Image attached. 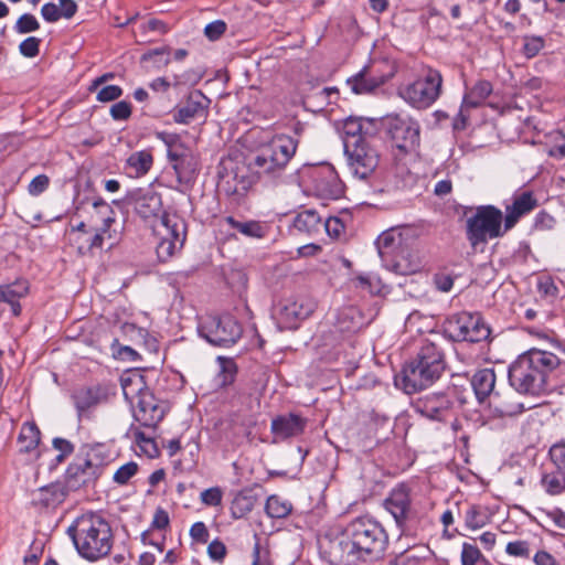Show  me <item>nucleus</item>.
Wrapping results in <instances>:
<instances>
[{
    "label": "nucleus",
    "mask_w": 565,
    "mask_h": 565,
    "mask_svg": "<svg viewBox=\"0 0 565 565\" xmlns=\"http://www.w3.org/2000/svg\"><path fill=\"white\" fill-rule=\"evenodd\" d=\"M387 544L388 535L380 522L359 516L330 539L323 552L331 565H358L381 558Z\"/></svg>",
    "instance_id": "nucleus-1"
},
{
    "label": "nucleus",
    "mask_w": 565,
    "mask_h": 565,
    "mask_svg": "<svg viewBox=\"0 0 565 565\" xmlns=\"http://www.w3.org/2000/svg\"><path fill=\"white\" fill-rule=\"evenodd\" d=\"M559 364L553 352L530 349L510 364L509 383L520 394L540 396L548 391L550 376Z\"/></svg>",
    "instance_id": "nucleus-2"
},
{
    "label": "nucleus",
    "mask_w": 565,
    "mask_h": 565,
    "mask_svg": "<svg viewBox=\"0 0 565 565\" xmlns=\"http://www.w3.org/2000/svg\"><path fill=\"white\" fill-rule=\"evenodd\" d=\"M67 533L78 554L89 562L107 556L114 544L110 524L96 513H85L76 518Z\"/></svg>",
    "instance_id": "nucleus-3"
},
{
    "label": "nucleus",
    "mask_w": 565,
    "mask_h": 565,
    "mask_svg": "<svg viewBox=\"0 0 565 565\" xmlns=\"http://www.w3.org/2000/svg\"><path fill=\"white\" fill-rule=\"evenodd\" d=\"M446 367L444 352L433 342L424 343L416 358L407 362L401 374L395 376V385L406 394H414L433 385Z\"/></svg>",
    "instance_id": "nucleus-4"
},
{
    "label": "nucleus",
    "mask_w": 565,
    "mask_h": 565,
    "mask_svg": "<svg viewBox=\"0 0 565 565\" xmlns=\"http://www.w3.org/2000/svg\"><path fill=\"white\" fill-rule=\"evenodd\" d=\"M298 141L287 135H277L249 162L259 175L278 178L296 153Z\"/></svg>",
    "instance_id": "nucleus-5"
},
{
    "label": "nucleus",
    "mask_w": 565,
    "mask_h": 565,
    "mask_svg": "<svg viewBox=\"0 0 565 565\" xmlns=\"http://www.w3.org/2000/svg\"><path fill=\"white\" fill-rule=\"evenodd\" d=\"M107 456L103 445L89 446L84 458H76L65 472L66 491H76L95 483L102 476Z\"/></svg>",
    "instance_id": "nucleus-6"
},
{
    "label": "nucleus",
    "mask_w": 565,
    "mask_h": 565,
    "mask_svg": "<svg viewBox=\"0 0 565 565\" xmlns=\"http://www.w3.org/2000/svg\"><path fill=\"white\" fill-rule=\"evenodd\" d=\"M503 214L493 205H480L466 221V236L472 248L502 236Z\"/></svg>",
    "instance_id": "nucleus-7"
},
{
    "label": "nucleus",
    "mask_w": 565,
    "mask_h": 565,
    "mask_svg": "<svg viewBox=\"0 0 565 565\" xmlns=\"http://www.w3.org/2000/svg\"><path fill=\"white\" fill-rule=\"evenodd\" d=\"M121 387L126 398H134L137 394L138 401L134 409L135 419L143 427L154 428L162 420L164 412L152 394L142 392V375L134 374L122 377Z\"/></svg>",
    "instance_id": "nucleus-8"
},
{
    "label": "nucleus",
    "mask_w": 565,
    "mask_h": 565,
    "mask_svg": "<svg viewBox=\"0 0 565 565\" xmlns=\"http://www.w3.org/2000/svg\"><path fill=\"white\" fill-rule=\"evenodd\" d=\"M445 335L452 341L480 342L490 337L491 330L478 312L461 311L446 318Z\"/></svg>",
    "instance_id": "nucleus-9"
},
{
    "label": "nucleus",
    "mask_w": 565,
    "mask_h": 565,
    "mask_svg": "<svg viewBox=\"0 0 565 565\" xmlns=\"http://www.w3.org/2000/svg\"><path fill=\"white\" fill-rule=\"evenodd\" d=\"M443 76L439 71L428 68L425 74L413 83L399 87V96L417 109L430 107L440 96Z\"/></svg>",
    "instance_id": "nucleus-10"
},
{
    "label": "nucleus",
    "mask_w": 565,
    "mask_h": 565,
    "mask_svg": "<svg viewBox=\"0 0 565 565\" xmlns=\"http://www.w3.org/2000/svg\"><path fill=\"white\" fill-rule=\"evenodd\" d=\"M116 395L115 387L108 383L79 385L71 392V401L78 420L92 419L95 411L106 405Z\"/></svg>",
    "instance_id": "nucleus-11"
},
{
    "label": "nucleus",
    "mask_w": 565,
    "mask_h": 565,
    "mask_svg": "<svg viewBox=\"0 0 565 565\" xmlns=\"http://www.w3.org/2000/svg\"><path fill=\"white\" fill-rule=\"evenodd\" d=\"M94 209L103 215L102 225L98 227H89L86 233H77L71 238V244L76 247L77 253L82 256L93 254L95 249L103 248L107 238L111 239L110 226L115 223L114 211L102 199L93 203Z\"/></svg>",
    "instance_id": "nucleus-12"
},
{
    "label": "nucleus",
    "mask_w": 565,
    "mask_h": 565,
    "mask_svg": "<svg viewBox=\"0 0 565 565\" xmlns=\"http://www.w3.org/2000/svg\"><path fill=\"white\" fill-rule=\"evenodd\" d=\"M199 333L213 345L230 347L241 338L242 327L230 315L209 316L200 323Z\"/></svg>",
    "instance_id": "nucleus-13"
},
{
    "label": "nucleus",
    "mask_w": 565,
    "mask_h": 565,
    "mask_svg": "<svg viewBox=\"0 0 565 565\" xmlns=\"http://www.w3.org/2000/svg\"><path fill=\"white\" fill-rule=\"evenodd\" d=\"M161 225L164 230L157 245V255L161 262H167L177 250H180L185 241L186 225L184 220L175 213H163Z\"/></svg>",
    "instance_id": "nucleus-14"
},
{
    "label": "nucleus",
    "mask_w": 565,
    "mask_h": 565,
    "mask_svg": "<svg viewBox=\"0 0 565 565\" xmlns=\"http://www.w3.org/2000/svg\"><path fill=\"white\" fill-rule=\"evenodd\" d=\"M344 153L350 170L362 180L371 175L379 164V153L370 140L360 143L358 141H349L347 147H344Z\"/></svg>",
    "instance_id": "nucleus-15"
},
{
    "label": "nucleus",
    "mask_w": 565,
    "mask_h": 565,
    "mask_svg": "<svg viewBox=\"0 0 565 565\" xmlns=\"http://www.w3.org/2000/svg\"><path fill=\"white\" fill-rule=\"evenodd\" d=\"M383 507L393 516L397 527L402 531L406 529L408 522L415 516L411 489L404 483L397 484L388 492L383 501Z\"/></svg>",
    "instance_id": "nucleus-16"
},
{
    "label": "nucleus",
    "mask_w": 565,
    "mask_h": 565,
    "mask_svg": "<svg viewBox=\"0 0 565 565\" xmlns=\"http://www.w3.org/2000/svg\"><path fill=\"white\" fill-rule=\"evenodd\" d=\"M454 399L445 393H431L417 398L413 403L414 411L420 416L435 422H447L454 412Z\"/></svg>",
    "instance_id": "nucleus-17"
},
{
    "label": "nucleus",
    "mask_w": 565,
    "mask_h": 565,
    "mask_svg": "<svg viewBox=\"0 0 565 565\" xmlns=\"http://www.w3.org/2000/svg\"><path fill=\"white\" fill-rule=\"evenodd\" d=\"M395 245L396 238L393 232H383L376 241L379 255L385 266L398 275H411L419 270V263L416 259H411V255H405L404 252L396 255L392 262H388L386 257L395 249Z\"/></svg>",
    "instance_id": "nucleus-18"
},
{
    "label": "nucleus",
    "mask_w": 565,
    "mask_h": 565,
    "mask_svg": "<svg viewBox=\"0 0 565 565\" xmlns=\"http://www.w3.org/2000/svg\"><path fill=\"white\" fill-rule=\"evenodd\" d=\"M388 132L396 147L402 150L414 148L419 142V125L408 116L395 115L388 119Z\"/></svg>",
    "instance_id": "nucleus-19"
},
{
    "label": "nucleus",
    "mask_w": 565,
    "mask_h": 565,
    "mask_svg": "<svg viewBox=\"0 0 565 565\" xmlns=\"http://www.w3.org/2000/svg\"><path fill=\"white\" fill-rule=\"evenodd\" d=\"M211 100L201 92H191L186 99L173 113L177 124L189 125L196 119H205Z\"/></svg>",
    "instance_id": "nucleus-20"
},
{
    "label": "nucleus",
    "mask_w": 565,
    "mask_h": 565,
    "mask_svg": "<svg viewBox=\"0 0 565 565\" xmlns=\"http://www.w3.org/2000/svg\"><path fill=\"white\" fill-rule=\"evenodd\" d=\"M313 189L323 199H339L343 193V184L330 166L316 169L311 173Z\"/></svg>",
    "instance_id": "nucleus-21"
},
{
    "label": "nucleus",
    "mask_w": 565,
    "mask_h": 565,
    "mask_svg": "<svg viewBox=\"0 0 565 565\" xmlns=\"http://www.w3.org/2000/svg\"><path fill=\"white\" fill-rule=\"evenodd\" d=\"M128 200L142 218L157 216L162 209L161 195L151 189H136L129 193Z\"/></svg>",
    "instance_id": "nucleus-22"
},
{
    "label": "nucleus",
    "mask_w": 565,
    "mask_h": 565,
    "mask_svg": "<svg viewBox=\"0 0 565 565\" xmlns=\"http://www.w3.org/2000/svg\"><path fill=\"white\" fill-rule=\"evenodd\" d=\"M313 311V305L305 300L287 299L278 307V319L285 328L297 327L298 321L306 319Z\"/></svg>",
    "instance_id": "nucleus-23"
},
{
    "label": "nucleus",
    "mask_w": 565,
    "mask_h": 565,
    "mask_svg": "<svg viewBox=\"0 0 565 565\" xmlns=\"http://www.w3.org/2000/svg\"><path fill=\"white\" fill-rule=\"evenodd\" d=\"M306 426V418L297 414L289 413L274 418L271 420L270 430L275 438L285 440L301 435L305 431Z\"/></svg>",
    "instance_id": "nucleus-24"
},
{
    "label": "nucleus",
    "mask_w": 565,
    "mask_h": 565,
    "mask_svg": "<svg viewBox=\"0 0 565 565\" xmlns=\"http://www.w3.org/2000/svg\"><path fill=\"white\" fill-rule=\"evenodd\" d=\"M390 77L392 74L377 76L373 73L372 67L364 66L354 76L348 78L347 84L354 94H367L383 85Z\"/></svg>",
    "instance_id": "nucleus-25"
},
{
    "label": "nucleus",
    "mask_w": 565,
    "mask_h": 565,
    "mask_svg": "<svg viewBox=\"0 0 565 565\" xmlns=\"http://www.w3.org/2000/svg\"><path fill=\"white\" fill-rule=\"evenodd\" d=\"M537 202L530 191L522 192L514 196L511 205L505 209L504 227L511 230L520 217L535 209Z\"/></svg>",
    "instance_id": "nucleus-26"
},
{
    "label": "nucleus",
    "mask_w": 565,
    "mask_h": 565,
    "mask_svg": "<svg viewBox=\"0 0 565 565\" xmlns=\"http://www.w3.org/2000/svg\"><path fill=\"white\" fill-rule=\"evenodd\" d=\"M67 495V491L61 483H51L39 488L32 493V504L40 508H55Z\"/></svg>",
    "instance_id": "nucleus-27"
},
{
    "label": "nucleus",
    "mask_w": 565,
    "mask_h": 565,
    "mask_svg": "<svg viewBox=\"0 0 565 565\" xmlns=\"http://www.w3.org/2000/svg\"><path fill=\"white\" fill-rule=\"evenodd\" d=\"M29 292V282L24 279H18L11 284L0 286V301L11 306L14 316L21 313V305L19 300Z\"/></svg>",
    "instance_id": "nucleus-28"
},
{
    "label": "nucleus",
    "mask_w": 565,
    "mask_h": 565,
    "mask_svg": "<svg viewBox=\"0 0 565 565\" xmlns=\"http://www.w3.org/2000/svg\"><path fill=\"white\" fill-rule=\"evenodd\" d=\"M524 411L523 404L512 401V397H502L493 393L489 402V416L495 418L514 417Z\"/></svg>",
    "instance_id": "nucleus-29"
},
{
    "label": "nucleus",
    "mask_w": 565,
    "mask_h": 565,
    "mask_svg": "<svg viewBox=\"0 0 565 565\" xmlns=\"http://www.w3.org/2000/svg\"><path fill=\"white\" fill-rule=\"evenodd\" d=\"M495 385V373L493 369L478 370L471 379V386L479 403L491 397Z\"/></svg>",
    "instance_id": "nucleus-30"
},
{
    "label": "nucleus",
    "mask_w": 565,
    "mask_h": 565,
    "mask_svg": "<svg viewBox=\"0 0 565 565\" xmlns=\"http://www.w3.org/2000/svg\"><path fill=\"white\" fill-rule=\"evenodd\" d=\"M491 93L492 84L488 81H479L470 90L465 94L459 114L463 122L467 120L463 115V110L479 107L490 96Z\"/></svg>",
    "instance_id": "nucleus-31"
},
{
    "label": "nucleus",
    "mask_w": 565,
    "mask_h": 565,
    "mask_svg": "<svg viewBox=\"0 0 565 565\" xmlns=\"http://www.w3.org/2000/svg\"><path fill=\"white\" fill-rule=\"evenodd\" d=\"M152 163L153 158L149 151H136L127 158L124 170L130 178H140L148 173Z\"/></svg>",
    "instance_id": "nucleus-32"
},
{
    "label": "nucleus",
    "mask_w": 565,
    "mask_h": 565,
    "mask_svg": "<svg viewBox=\"0 0 565 565\" xmlns=\"http://www.w3.org/2000/svg\"><path fill=\"white\" fill-rule=\"evenodd\" d=\"M371 126V121L359 117H349L343 122V146L347 147L349 141H358V143L370 139L367 128L364 126Z\"/></svg>",
    "instance_id": "nucleus-33"
},
{
    "label": "nucleus",
    "mask_w": 565,
    "mask_h": 565,
    "mask_svg": "<svg viewBox=\"0 0 565 565\" xmlns=\"http://www.w3.org/2000/svg\"><path fill=\"white\" fill-rule=\"evenodd\" d=\"M294 228L301 234L313 236L320 233L322 228V218L315 210H305L299 212L292 222Z\"/></svg>",
    "instance_id": "nucleus-34"
},
{
    "label": "nucleus",
    "mask_w": 565,
    "mask_h": 565,
    "mask_svg": "<svg viewBox=\"0 0 565 565\" xmlns=\"http://www.w3.org/2000/svg\"><path fill=\"white\" fill-rule=\"evenodd\" d=\"M254 426L253 418L235 419L231 423L228 431L225 433V438L235 447L241 446L245 440L252 441Z\"/></svg>",
    "instance_id": "nucleus-35"
},
{
    "label": "nucleus",
    "mask_w": 565,
    "mask_h": 565,
    "mask_svg": "<svg viewBox=\"0 0 565 565\" xmlns=\"http://www.w3.org/2000/svg\"><path fill=\"white\" fill-rule=\"evenodd\" d=\"M257 502V495L252 490H242L233 499L231 515L234 519H242L253 511Z\"/></svg>",
    "instance_id": "nucleus-36"
},
{
    "label": "nucleus",
    "mask_w": 565,
    "mask_h": 565,
    "mask_svg": "<svg viewBox=\"0 0 565 565\" xmlns=\"http://www.w3.org/2000/svg\"><path fill=\"white\" fill-rule=\"evenodd\" d=\"M41 433L35 423H24L21 427L18 441L21 451L30 452L40 444Z\"/></svg>",
    "instance_id": "nucleus-37"
},
{
    "label": "nucleus",
    "mask_w": 565,
    "mask_h": 565,
    "mask_svg": "<svg viewBox=\"0 0 565 565\" xmlns=\"http://www.w3.org/2000/svg\"><path fill=\"white\" fill-rule=\"evenodd\" d=\"M541 484L550 495H558L565 492V473L555 469L542 476Z\"/></svg>",
    "instance_id": "nucleus-38"
},
{
    "label": "nucleus",
    "mask_w": 565,
    "mask_h": 565,
    "mask_svg": "<svg viewBox=\"0 0 565 565\" xmlns=\"http://www.w3.org/2000/svg\"><path fill=\"white\" fill-rule=\"evenodd\" d=\"M291 510L292 504L279 495L273 494L266 500L265 512L271 519H284L290 514Z\"/></svg>",
    "instance_id": "nucleus-39"
},
{
    "label": "nucleus",
    "mask_w": 565,
    "mask_h": 565,
    "mask_svg": "<svg viewBox=\"0 0 565 565\" xmlns=\"http://www.w3.org/2000/svg\"><path fill=\"white\" fill-rule=\"evenodd\" d=\"M226 222L231 225L232 228L247 237L260 238L264 236V227L257 221L241 222L232 216H227Z\"/></svg>",
    "instance_id": "nucleus-40"
},
{
    "label": "nucleus",
    "mask_w": 565,
    "mask_h": 565,
    "mask_svg": "<svg viewBox=\"0 0 565 565\" xmlns=\"http://www.w3.org/2000/svg\"><path fill=\"white\" fill-rule=\"evenodd\" d=\"M217 363L220 371L216 375V383L218 386H226L233 383L236 374V364L233 359L218 356Z\"/></svg>",
    "instance_id": "nucleus-41"
},
{
    "label": "nucleus",
    "mask_w": 565,
    "mask_h": 565,
    "mask_svg": "<svg viewBox=\"0 0 565 565\" xmlns=\"http://www.w3.org/2000/svg\"><path fill=\"white\" fill-rule=\"evenodd\" d=\"M170 47L162 46L142 54L141 61L151 63L153 68L160 70L170 63Z\"/></svg>",
    "instance_id": "nucleus-42"
},
{
    "label": "nucleus",
    "mask_w": 565,
    "mask_h": 565,
    "mask_svg": "<svg viewBox=\"0 0 565 565\" xmlns=\"http://www.w3.org/2000/svg\"><path fill=\"white\" fill-rule=\"evenodd\" d=\"M546 153L556 160H565V135L557 132L546 143Z\"/></svg>",
    "instance_id": "nucleus-43"
},
{
    "label": "nucleus",
    "mask_w": 565,
    "mask_h": 565,
    "mask_svg": "<svg viewBox=\"0 0 565 565\" xmlns=\"http://www.w3.org/2000/svg\"><path fill=\"white\" fill-rule=\"evenodd\" d=\"M488 522V518L484 513L481 512V510L476 507L471 505L465 514V524L470 530H478L483 527Z\"/></svg>",
    "instance_id": "nucleus-44"
},
{
    "label": "nucleus",
    "mask_w": 565,
    "mask_h": 565,
    "mask_svg": "<svg viewBox=\"0 0 565 565\" xmlns=\"http://www.w3.org/2000/svg\"><path fill=\"white\" fill-rule=\"evenodd\" d=\"M481 561H484V556L481 554L477 545L465 542L461 551V564L462 565H479Z\"/></svg>",
    "instance_id": "nucleus-45"
},
{
    "label": "nucleus",
    "mask_w": 565,
    "mask_h": 565,
    "mask_svg": "<svg viewBox=\"0 0 565 565\" xmlns=\"http://www.w3.org/2000/svg\"><path fill=\"white\" fill-rule=\"evenodd\" d=\"M40 29V23L31 13L22 14L14 24V30L19 34L35 32Z\"/></svg>",
    "instance_id": "nucleus-46"
},
{
    "label": "nucleus",
    "mask_w": 565,
    "mask_h": 565,
    "mask_svg": "<svg viewBox=\"0 0 565 565\" xmlns=\"http://www.w3.org/2000/svg\"><path fill=\"white\" fill-rule=\"evenodd\" d=\"M173 169L180 182H189L195 173V164L191 157H188L180 163H174Z\"/></svg>",
    "instance_id": "nucleus-47"
},
{
    "label": "nucleus",
    "mask_w": 565,
    "mask_h": 565,
    "mask_svg": "<svg viewBox=\"0 0 565 565\" xmlns=\"http://www.w3.org/2000/svg\"><path fill=\"white\" fill-rule=\"evenodd\" d=\"M138 471V465L129 461L119 467L114 473L113 480L117 484H126Z\"/></svg>",
    "instance_id": "nucleus-48"
},
{
    "label": "nucleus",
    "mask_w": 565,
    "mask_h": 565,
    "mask_svg": "<svg viewBox=\"0 0 565 565\" xmlns=\"http://www.w3.org/2000/svg\"><path fill=\"white\" fill-rule=\"evenodd\" d=\"M548 455L554 468L565 473V443L554 444L550 448Z\"/></svg>",
    "instance_id": "nucleus-49"
},
{
    "label": "nucleus",
    "mask_w": 565,
    "mask_h": 565,
    "mask_svg": "<svg viewBox=\"0 0 565 565\" xmlns=\"http://www.w3.org/2000/svg\"><path fill=\"white\" fill-rule=\"evenodd\" d=\"M41 40L35 36H30L23 40L19 45L20 54L24 57L33 58L40 53Z\"/></svg>",
    "instance_id": "nucleus-50"
},
{
    "label": "nucleus",
    "mask_w": 565,
    "mask_h": 565,
    "mask_svg": "<svg viewBox=\"0 0 565 565\" xmlns=\"http://www.w3.org/2000/svg\"><path fill=\"white\" fill-rule=\"evenodd\" d=\"M544 47V40L541 36H526L524 39L523 52L527 57L536 56Z\"/></svg>",
    "instance_id": "nucleus-51"
},
{
    "label": "nucleus",
    "mask_w": 565,
    "mask_h": 565,
    "mask_svg": "<svg viewBox=\"0 0 565 565\" xmlns=\"http://www.w3.org/2000/svg\"><path fill=\"white\" fill-rule=\"evenodd\" d=\"M223 492L218 487L209 488L201 492V501L209 507H217L222 503Z\"/></svg>",
    "instance_id": "nucleus-52"
},
{
    "label": "nucleus",
    "mask_w": 565,
    "mask_h": 565,
    "mask_svg": "<svg viewBox=\"0 0 565 565\" xmlns=\"http://www.w3.org/2000/svg\"><path fill=\"white\" fill-rule=\"evenodd\" d=\"M52 444L54 449L58 451V455L56 456V460L58 462H62L74 451V445L67 439L56 437L53 439Z\"/></svg>",
    "instance_id": "nucleus-53"
},
{
    "label": "nucleus",
    "mask_w": 565,
    "mask_h": 565,
    "mask_svg": "<svg viewBox=\"0 0 565 565\" xmlns=\"http://www.w3.org/2000/svg\"><path fill=\"white\" fill-rule=\"evenodd\" d=\"M505 552L511 556L527 558L530 556V545L525 541L509 542Z\"/></svg>",
    "instance_id": "nucleus-54"
},
{
    "label": "nucleus",
    "mask_w": 565,
    "mask_h": 565,
    "mask_svg": "<svg viewBox=\"0 0 565 565\" xmlns=\"http://www.w3.org/2000/svg\"><path fill=\"white\" fill-rule=\"evenodd\" d=\"M50 184V179L46 174H39L29 183L28 191L32 196L42 194Z\"/></svg>",
    "instance_id": "nucleus-55"
},
{
    "label": "nucleus",
    "mask_w": 565,
    "mask_h": 565,
    "mask_svg": "<svg viewBox=\"0 0 565 565\" xmlns=\"http://www.w3.org/2000/svg\"><path fill=\"white\" fill-rule=\"evenodd\" d=\"M226 28V23L223 20H215L206 24L204 34L209 40L215 41L225 33Z\"/></svg>",
    "instance_id": "nucleus-56"
},
{
    "label": "nucleus",
    "mask_w": 565,
    "mask_h": 565,
    "mask_svg": "<svg viewBox=\"0 0 565 565\" xmlns=\"http://www.w3.org/2000/svg\"><path fill=\"white\" fill-rule=\"evenodd\" d=\"M121 95H122V89H121L120 86H118V85H108V86L103 87L97 93L96 98H97L98 102L106 103V102L116 100Z\"/></svg>",
    "instance_id": "nucleus-57"
},
{
    "label": "nucleus",
    "mask_w": 565,
    "mask_h": 565,
    "mask_svg": "<svg viewBox=\"0 0 565 565\" xmlns=\"http://www.w3.org/2000/svg\"><path fill=\"white\" fill-rule=\"evenodd\" d=\"M110 115L115 120H127L131 115L129 103L121 100L110 107Z\"/></svg>",
    "instance_id": "nucleus-58"
},
{
    "label": "nucleus",
    "mask_w": 565,
    "mask_h": 565,
    "mask_svg": "<svg viewBox=\"0 0 565 565\" xmlns=\"http://www.w3.org/2000/svg\"><path fill=\"white\" fill-rule=\"evenodd\" d=\"M322 227L330 237L338 238L344 230L343 223L338 217H328Z\"/></svg>",
    "instance_id": "nucleus-59"
},
{
    "label": "nucleus",
    "mask_w": 565,
    "mask_h": 565,
    "mask_svg": "<svg viewBox=\"0 0 565 565\" xmlns=\"http://www.w3.org/2000/svg\"><path fill=\"white\" fill-rule=\"evenodd\" d=\"M41 15L49 23H54L62 18L60 8L53 2H47L42 6Z\"/></svg>",
    "instance_id": "nucleus-60"
},
{
    "label": "nucleus",
    "mask_w": 565,
    "mask_h": 565,
    "mask_svg": "<svg viewBox=\"0 0 565 565\" xmlns=\"http://www.w3.org/2000/svg\"><path fill=\"white\" fill-rule=\"evenodd\" d=\"M207 554L214 561H222L226 555V547L223 542L214 540L207 546Z\"/></svg>",
    "instance_id": "nucleus-61"
},
{
    "label": "nucleus",
    "mask_w": 565,
    "mask_h": 565,
    "mask_svg": "<svg viewBox=\"0 0 565 565\" xmlns=\"http://www.w3.org/2000/svg\"><path fill=\"white\" fill-rule=\"evenodd\" d=\"M190 535L194 541L206 543L209 539V531L203 522H195L190 529Z\"/></svg>",
    "instance_id": "nucleus-62"
},
{
    "label": "nucleus",
    "mask_w": 565,
    "mask_h": 565,
    "mask_svg": "<svg viewBox=\"0 0 565 565\" xmlns=\"http://www.w3.org/2000/svg\"><path fill=\"white\" fill-rule=\"evenodd\" d=\"M434 284L439 291L448 292L454 286V279L448 274H437L434 276Z\"/></svg>",
    "instance_id": "nucleus-63"
},
{
    "label": "nucleus",
    "mask_w": 565,
    "mask_h": 565,
    "mask_svg": "<svg viewBox=\"0 0 565 565\" xmlns=\"http://www.w3.org/2000/svg\"><path fill=\"white\" fill-rule=\"evenodd\" d=\"M388 565H426L419 558L409 556L408 554H401Z\"/></svg>",
    "instance_id": "nucleus-64"
}]
</instances>
